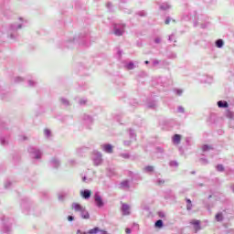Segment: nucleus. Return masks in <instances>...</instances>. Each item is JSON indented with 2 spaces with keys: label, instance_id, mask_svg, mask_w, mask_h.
Masks as SVG:
<instances>
[{
  "label": "nucleus",
  "instance_id": "1",
  "mask_svg": "<svg viewBox=\"0 0 234 234\" xmlns=\"http://www.w3.org/2000/svg\"><path fill=\"white\" fill-rule=\"evenodd\" d=\"M71 209H73V211H76L78 213H85V207L78 203H73L71 205Z\"/></svg>",
  "mask_w": 234,
  "mask_h": 234
},
{
  "label": "nucleus",
  "instance_id": "2",
  "mask_svg": "<svg viewBox=\"0 0 234 234\" xmlns=\"http://www.w3.org/2000/svg\"><path fill=\"white\" fill-rule=\"evenodd\" d=\"M190 224H192V226H194L195 231H200V229H201L200 220L193 219L190 221Z\"/></svg>",
  "mask_w": 234,
  "mask_h": 234
},
{
  "label": "nucleus",
  "instance_id": "3",
  "mask_svg": "<svg viewBox=\"0 0 234 234\" xmlns=\"http://www.w3.org/2000/svg\"><path fill=\"white\" fill-rule=\"evenodd\" d=\"M90 195H92V191L90 190H81L80 196L83 197L86 200L90 198Z\"/></svg>",
  "mask_w": 234,
  "mask_h": 234
},
{
  "label": "nucleus",
  "instance_id": "4",
  "mask_svg": "<svg viewBox=\"0 0 234 234\" xmlns=\"http://www.w3.org/2000/svg\"><path fill=\"white\" fill-rule=\"evenodd\" d=\"M95 202L98 207H102L103 200L101 199V197H100V195L98 194H95Z\"/></svg>",
  "mask_w": 234,
  "mask_h": 234
},
{
  "label": "nucleus",
  "instance_id": "5",
  "mask_svg": "<svg viewBox=\"0 0 234 234\" xmlns=\"http://www.w3.org/2000/svg\"><path fill=\"white\" fill-rule=\"evenodd\" d=\"M131 209V207H129V205L123 203L122 207V211L123 213V215H129V210Z\"/></svg>",
  "mask_w": 234,
  "mask_h": 234
},
{
  "label": "nucleus",
  "instance_id": "6",
  "mask_svg": "<svg viewBox=\"0 0 234 234\" xmlns=\"http://www.w3.org/2000/svg\"><path fill=\"white\" fill-rule=\"evenodd\" d=\"M218 107H219L221 109H228V107H229V105L228 104V101H218Z\"/></svg>",
  "mask_w": 234,
  "mask_h": 234
},
{
  "label": "nucleus",
  "instance_id": "7",
  "mask_svg": "<svg viewBox=\"0 0 234 234\" xmlns=\"http://www.w3.org/2000/svg\"><path fill=\"white\" fill-rule=\"evenodd\" d=\"M180 140H182V136L180 134H175L174 135V137H173L174 144L178 145V144H180Z\"/></svg>",
  "mask_w": 234,
  "mask_h": 234
},
{
  "label": "nucleus",
  "instance_id": "8",
  "mask_svg": "<svg viewBox=\"0 0 234 234\" xmlns=\"http://www.w3.org/2000/svg\"><path fill=\"white\" fill-rule=\"evenodd\" d=\"M103 150L105 151V153H112V145L111 144H104L103 145Z\"/></svg>",
  "mask_w": 234,
  "mask_h": 234
},
{
  "label": "nucleus",
  "instance_id": "9",
  "mask_svg": "<svg viewBox=\"0 0 234 234\" xmlns=\"http://www.w3.org/2000/svg\"><path fill=\"white\" fill-rule=\"evenodd\" d=\"M216 47H218V48H222V47H224V41L222 39L217 40Z\"/></svg>",
  "mask_w": 234,
  "mask_h": 234
},
{
  "label": "nucleus",
  "instance_id": "10",
  "mask_svg": "<svg viewBox=\"0 0 234 234\" xmlns=\"http://www.w3.org/2000/svg\"><path fill=\"white\" fill-rule=\"evenodd\" d=\"M100 232V229L98 227L91 229L89 230V234H98Z\"/></svg>",
  "mask_w": 234,
  "mask_h": 234
},
{
  "label": "nucleus",
  "instance_id": "11",
  "mask_svg": "<svg viewBox=\"0 0 234 234\" xmlns=\"http://www.w3.org/2000/svg\"><path fill=\"white\" fill-rule=\"evenodd\" d=\"M155 228H164V221L162 219H159L155 222Z\"/></svg>",
  "mask_w": 234,
  "mask_h": 234
},
{
  "label": "nucleus",
  "instance_id": "12",
  "mask_svg": "<svg viewBox=\"0 0 234 234\" xmlns=\"http://www.w3.org/2000/svg\"><path fill=\"white\" fill-rule=\"evenodd\" d=\"M224 218V217L222 216V213H218L217 215H216V220L218 221V222H221V220Z\"/></svg>",
  "mask_w": 234,
  "mask_h": 234
},
{
  "label": "nucleus",
  "instance_id": "13",
  "mask_svg": "<svg viewBox=\"0 0 234 234\" xmlns=\"http://www.w3.org/2000/svg\"><path fill=\"white\" fill-rule=\"evenodd\" d=\"M114 34H115V36H122L123 35V31L120 30V29H115L114 30Z\"/></svg>",
  "mask_w": 234,
  "mask_h": 234
},
{
  "label": "nucleus",
  "instance_id": "14",
  "mask_svg": "<svg viewBox=\"0 0 234 234\" xmlns=\"http://www.w3.org/2000/svg\"><path fill=\"white\" fill-rule=\"evenodd\" d=\"M80 214H81L82 218H90V217L89 215V212H85V210L83 213H80Z\"/></svg>",
  "mask_w": 234,
  "mask_h": 234
},
{
  "label": "nucleus",
  "instance_id": "15",
  "mask_svg": "<svg viewBox=\"0 0 234 234\" xmlns=\"http://www.w3.org/2000/svg\"><path fill=\"white\" fill-rule=\"evenodd\" d=\"M154 167L153 166H146L145 167V170L148 171L149 173L153 172L154 171Z\"/></svg>",
  "mask_w": 234,
  "mask_h": 234
},
{
  "label": "nucleus",
  "instance_id": "16",
  "mask_svg": "<svg viewBox=\"0 0 234 234\" xmlns=\"http://www.w3.org/2000/svg\"><path fill=\"white\" fill-rule=\"evenodd\" d=\"M133 67H134V64H133V63H130L127 65L128 70H132V69H133Z\"/></svg>",
  "mask_w": 234,
  "mask_h": 234
},
{
  "label": "nucleus",
  "instance_id": "17",
  "mask_svg": "<svg viewBox=\"0 0 234 234\" xmlns=\"http://www.w3.org/2000/svg\"><path fill=\"white\" fill-rule=\"evenodd\" d=\"M217 169H218V171H224V166H222V165H218L217 166Z\"/></svg>",
  "mask_w": 234,
  "mask_h": 234
},
{
  "label": "nucleus",
  "instance_id": "18",
  "mask_svg": "<svg viewBox=\"0 0 234 234\" xmlns=\"http://www.w3.org/2000/svg\"><path fill=\"white\" fill-rule=\"evenodd\" d=\"M44 133L46 136H48L50 134V130H45Z\"/></svg>",
  "mask_w": 234,
  "mask_h": 234
},
{
  "label": "nucleus",
  "instance_id": "19",
  "mask_svg": "<svg viewBox=\"0 0 234 234\" xmlns=\"http://www.w3.org/2000/svg\"><path fill=\"white\" fill-rule=\"evenodd\" d=\"M68 220H69V222H72V220H74V217L69 216V217H68Z\"/></svg>",
  "mask_w": 234,
  "mask_h": 234
},
{
  "label": "nucleus",
  "instance_id": "20",
  "mask_svg": "<svg viewBox=\"0 0 234 234\" xmlns=\"http://www.w3.org/2000/svg\"><path fill=\"white\" fill-rule=\"evenodd\" d=\"M165 25H169V23H171V19L166 18V20L165 21Z\"/></svg>",
  "mask_w": 234,
  "mask_h": 234
},
{
  "label": "nucleus",
  "instance_id": "21",
  "mask_svg": "<svg viewBox=\"0 0 234 234\" xmlns=\"http://www.w3.org/2000/svg\"><path fill=\"white\" fill-rule=\"evenodd\" d=\"M176 93L178 94V96H180V94H182V90H177Z\"/></svg>",
  "mask_w": 234,
  "mask_h": 234
},
{
  "label": "nucleus",
  "instance_id": "22",
  "mask_svg": "<svg viewBox=\"0 0 234 234\" xmlns=\"http://www.w3.org/2000/svg\"><path fill=\"white\" fill-rule=\"evenodd\" d=\"M125 233L127 234L131 233V229H125Z\"/></svg>",
  "mask_w": 234,
  "mask_h": 234
},
{
  "label": "nucleus",
  "instance_id": "23",
  "mask_svg": "<svg viewBox=\"0 0 234 234\" xmlns=\"http://www.w3.org/2000/svg\"><path fill=\"white\" fill-rule=\"evenodd\" d=\"M77 234H87V232H81V230H77Z\"/></svg>",
  "mask_w": 234,
  "mask_h": 234
},
{
  "label": "nucleus",
  "instance_id": "24",
  "mask_svg": "<svg viewBox=\"0 0 234 234\" xmlns=\"http://www.w3.org/2000/svg\"><path fill=\"white\" fill-rule=\"evenodd\" d=\"M127 182H123V183H122V186H127Z\"/></svg>",
  "mask_w": 234,
  "mask_h": 234
},
{
  "label": "nucleus",
  "instance_id": "25",
  "mask_svg": "<svg viewBox=\"0 0 234 234\" xmlns=\"http://www.w3.org/2000/svg\"><path fill=\"white\" fill-rule=\"evenodd\" d=\"M186 202H187L188 204H191V199H187Z\"/></svg>",
  "mask_w": 234,
  "mask_h": 234
},
{
  "label": "nucleus",
  "instance_id": "26",
  "mask_svg": "<svg viewBox=\"0 0 234 234\" xmlns=\"http://www.w3.org/2000/svg\"><path fill=\"white\" fill-rule=\"evenodd\" d=\"M160 41V38L155 39V43H158Z\"/></svg>",
  "mask_w": 234,
  "mask_h": 234
},
{
  "label": "nucleus",
  "instance_id": "27",
  "mask_svg": "<svg viewBox=\"0 0 234 234\" xmlns=\"http://www.w3.org/2000/svg\"><path fill=\"white\" fill-rule=\"evenodd\" d=\"M144 63H145V65H149V62L147 60Z\"/></svg>",
  "mask_w": 234,
  "mask_h": 234
},
{
  "label": "nucleus",
  "instance_id": "28",
  "mask_svg": "<svg viewBox=\"0 0 234 234\" xmlns=\"http://www.w3.org/2000/svg\"><path fill=\"white\" fill-rule=\"evenodd\" d=\"M85 180H86V177H83V182H85Z\"/></svg>",
  "mask_w": 234,
  "mask_h": 234
}]
</instances>
